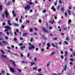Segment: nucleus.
Segmentation results:
<instances>
[{
    "mask_svg": "<svg viewBox=\"0 0 75 75\" xmlns=\"http://www.w3.org/2000/svg\"><path fill=\"white\" fill-rule=\"evenodd\" d=\"M33 38H31L30 39V42H33Z\"/></svg>",
    "mask_w": 75,
    "mask_h": 75,
    "instance_id": "nucleus-38",
    "label": "nucleus"
},
{
    "mask_svg": "<svg viewBox=\"0 0 75 75\" xmlns=\"http://www.w3.org/2000/svg\"><path fill=\"white\" fill-rule=\"evenodd\" d=\"M14 34L15 35H17V33L16 32H14Z\"/></svg>",
    "mask_w": 75,
    "mask_h": 75,
    "instance_id": "nucleus-62",
    "label": "nucleus"
},
{
    "mask_svg": "<svg viewBox=\"0 0 75 75\" xmlns=\"http://www.w3.org/2000/svg\"><path fill=\"white\" fill-rule=\"evenodd\" d=\"M46 10L45 9L42 11V12L43 13H45V12H46Z\"/></svg>",
    "mask_w": 75,
    "mask_h": 75,
    "instance_id": "nucleus-52",
    "label": "nucleus"
},
{
    "mask_svg": "<svg viewBox=\"0 0 75 75\" xmlns=\"http://www.w3.org/2000/svg\"><path fill=\"white\" fill-rule=\"evenodd\" d=\"M68 11L69 14V16H70L71 15V11L69 10V9H68Z\"/></svg>",
    "mask_w": 75,
    "mask_h": 75,
    "instance_id": "nucleus-15",
    "label": "nucleus"
},
{
    "mask_svg": "<svg viewBox=\"0 0 75 75\" xmlns=\"http://www.w3.org/2000/svg\"><path fill=\"white\" fill-rule=\"evenodd\" d=\"M59 3H61V4H62V1L61 0L59 1Z\"/></svg>",
    "mask_w": 75,
    "mask_h": 75,
    "instance_id": "nucleus-59",
    "label": "nucleus"
},
{
    "mask_svg": "<svg viewBox=\"0 0 75 75\" xmlns=\"http://www.w3.org/2000/svg\"><path fill=\"white\" fill-rule=\"evenodd\" d=\"M42 30L44 32L46 33H49V31H48V30H47L46 29V28H42Z\"/></svg>",
    "mask_w": 75,
    "mask_h": 75,
    "instance_id": "nucleus-3",
    "label": "nucleus"
},
{
    "mask_svg": "<svg viewBox=\"0 0 75 75\" xmlns=\"http://www.w3.org/2000/svg\"><path fill=\"white\" fill-rule=\"evenodd\" d=\"M18 45L19 46H22V45H23V44L22 43H20L18 44Z\"/></svg>",
    "mask_w": 75,
    "mask_h": 75,
    "instance_id": "nucleus-27",
    "label": "nucleus"
},
{
    "mask_svg": "<svg viewBox=\"0 0 75 75\" xmlns=\"http://www.w3.org/2000/svg\"><path fill=\"white\" fill-rule=\"evenodd\" d=\"M4 17H5V15L4 13H3L2 15V18H4Z\"/></svg>",
    "mask_w": 75,
    "mask_h": 75,
    "instance_id": "nucleus-25",
    "label": "nucleus"
},
{
    "mask_svg": "<svg viewBox=\"0 0 75 75\" xmlns=\"http://www.w3.org/2000/svg\"><path fill=\"white\" fill-rule=\"evenodd\" d=\"M5 39H6V40H8V37L7 36H5Z\"/></svg>",
    "mask_w": 75,
    "mask_h": 75,
    "instance_id": "nucleus-29",
    "label": "nucleus"
},
{
    "mask_svg": "<svg viewBox=\"0 0 75 75\" xmlns=\"http://www.w3.org/2000/svg\"><path fill=\"white\" fill-rule=\"evenodd\" d=\"M46 26H48V23H47V22L46 23Z\"/></svg>",
    "mask_w": 75,
    "mask_h": 75,
    "instance_id": "nucleus-57",
    "label": "nucleus"
},
{
    "mask_svg": "<svg viewBox=\"0 0 75 75\" xmlns=\"http://www.w3.org/2000/svg\"><path fill=\"white\" fill-rule=\"evenodd\" d=\"M47 45L48 47H50V46H51V45H50V44L49 43H48L47 44Z\"/></svg>",
    "mask_w": 75,
    "mask_h": 75,
    "instance_id": "nucleus-28",
    "label": "nucleus"
},
{
    "mask_svg": "<svg viewBox=\"0 0 75 75\" xmlns=\"http://www.w3.org/2000/svg\"><path fill=\"white\" fill-rule=\"evenodd\" d=\"M66 39L67 40V41H69V39L68 37H66Z\"/></svg>",
    "mask_w": 75,
    "mask_h": 75,
    "instance_id": "nucleus-32",
    "label": "nucleus"
},
{
    "mask_svg": "<svg viewBox=\"0 0 75 75\" xmlns=\"http://www.w3.org/2000/svg\"><path fill=\"white\" fill-rule=\"evenodd\" d=\"M11 3V1H8V3H7L6 4L7 6H8L10 5V4Z\"/></svg>",
    "mask_w": 75,
    "mask_h": 75,
    "instance_id": "nucleus-17",
    "label": "nucleus"
},
{
    "mask_svg": "<svg viewBox=\"0 0 75 75\" xmlns=\"http://www.w3.org/2000/svg\"><path fill=\"white\" fill-rule=\"evenodd\" d=\"M68 24H70V23H71V19H69V21H68Z\"/></svg>",
    "mask_w": 75,
    "mask_h": 75,
    "instance_id": "nucleus-26",
    "label": "nucleus"
},
{
    "mask_svg": "<svg viewBox=\"0 0 75 75\" xmlns=\"http://www.w3.org/2000/svg\"><path fill=\"white\" fill-rule=\"evenodd\" d=\"M27 35V33H24L23 35V36H25V35Z\"/></svg>",
    "mask_w": 75,
    "mask_h": 75,
    "instance_id": "nucleus-43",
    "label": "nucleus"
},
{
    "mask_svg": "<svg viewBox=\"0 0 75 75\" xmlns=\"http://www.w3.org/2000/svg\"><path fill=\"white\" fill-rule=\"evenodd\" d=\"M37 67H34L33 69V70H36V69H37Z\"/></svg>",
    "mask_w": 75,
    "mask_h": 75,
    "instance_id": "nucleus-41",
    "label": "nucleus"
},
{
    "mask_svg": "<svg viewBox=\"0 0 75 75\" xmlns=\"http://www.w3.org/2000/svg\"><path fill=\"white\" fill-rule=\"evenodd\" d=\"M39 22L40 23H41V22H42V21H41V19L39 20Z\"/></svg>",
    "mask_w": 75,
    "mask_h": 75,
    "instance_id": "nucleus-47",
    "label": "nucleus"
},
{
    "mask_svg": "<svg viewBox=\"0 0 75 75\" xmlns=\"http://www.w3.org/2000/svg\"><path fill=\"white\" fill-rule=\"evenodd\" d=\"M29 4H30V5H32L33 4V3L30 2H29Z\"/></svg>",
    "mask_w": 75,
    "mask_h": 75,
    "instance_id": "nucleus-37",
    "label": "nucleus"
},
{
    "mask_svg": "<svg viewBox=\"0 0 75 75\" xmlns=\"http://www.w3.org/2000/svg\"><path fill=\"white\" fill-rule=\"evenodd\" d=\"M70 60L71 61H72L73 62H74V59L72 58H70Z\"/></svg>",
    "mask_w": 75,
    "mask_h": 75,
    "instance_id": "nucleus-45",
    "label": "nucleus"
},
{
    "mask_svg": "<svg viewBox=\"0 0 75 75\" xmlns=\"http://www.w3.org/2000/svg\"><path fill=\"white\" fill-rule=\"evenodd\" d=\"M13 25H14V26L15 27H18V26H19L18 24L16 23H13Z\"/></svg>",
    "mask_w": 75,
    "mask_h": 75,
    "instance_id": "nucleus-6",
    "label": "nucleus"
},
{
    "mask_svg": "<svg viewBox=\"0 0 75 75\" xmlns=\"http://www.w3.org/2000/svg\"><path fill=\"white\" fill-rule=\"evenodd\" d=\"M63 29L64 31H65V30H67V27H64L63 28Z\"/></svg>",
    "mask_w": 75,
    "mask_h": 75,
    "instance_id": "nucleus-23",
    "label": "nucleus"
},
{
    "mask_svg": "<svg viewBox=\"0 0 75 75\" xmlns=\"http://www.w3.org/2000/svg\"><path fill=\"white\" fill-rule=\"evenodd\" d=\"M7 48H8V50H10L11 49L10 47L9 46H7Z\"/></svg>",
    "mask_w": 75,
    "mask_h": 75,
    "instance_id": "nucleus-50",
    "label": "nucleus"
},
{
    "mask_svg": "<svg viewBox=\"0 0 75 75\" xmlns=\"http://www.w3.org/2000/svg\"><path fill=\"white\" fill-rule=\"evenodd\" d=\"M61 58H62V59H64V56L63 55H61Z\"/></svg>",
    "mask_w": 75,
    "mask_h": 75,
    "instance_id": "nucleus-53",
    "label": "nucleus"
},
{
    "mask_svg": "<svg viewBox=\"0 0 75 75\" xmlns=\"http://www.w3.org/2000/svg\"><path fill=\"white\" fill-rule=\"evenodd\" d=\"M59 8H60V6H58L57 7V9H59Z\"/></svg>",
    "mask_w": 75,
    "mask_h": 75,
    "instance_id": "nucleus-63",
    "label": "nucleus"
},
{
    "mask_svg": "<svg viewBox=\"0 0 75 75\" xmlns=\"http://www.w3.org/2000/svg\"><path fill=\"white\" fill-rule=\"evenodd\" d=\"M70 65H73V63L71 62H70Z\"/></svg>",
    "mask_w": 75,
    "mask_h": 75,
    "instance_id": "nucleus-58",
    "label": "nucleus"
},
{
    "mask_svg": "<svg viewBox=\"0 0 75 75\" xmlns=\"http://www.w3.org/2000/svg\"><path fill=\"white\" fill-rule=\"evenodd\" d=\"M42 38L43 39H45V40H47V38L45 37V35H42Z\"/></svg>",
    "mask_w": 75,
    "mask_h": 75,
    "instance_id": "nucleus-18",
    "label": "nucleus"
},
{
    "mask_svg": "<svg viewBox=\"0 0 75 75\" xmlns=\"http://www.w3.org/2000/svg\"><path fill=\"white\" fill-rule=\"evenodd\" d=\"M20 55L21 57H23V54L21 53L20 54Z\"/></svg>",
    "mask_w": 75,
    "mask_h": 75,
    "instance_id": "nucleus-55",
    "label": "nucleus"
},
{
    "mask_svg": "<svg viewBox=\"0 0 75 75\" xmlns=\"http://www.w3.org/2000/svg\"><path fill=\"white\" fill-rule=\"evenodd\" d=\"M55 54V52H52L50 54V55L52 56V55H54Z\"/></svg>",
    "mask_w": 75,
    "mask_h": 75,
    "instance_id": "nucleus-11",
    "label": "nucleus"
},
{
    "mask_svg": "<svg viewBox=\"0 0 75 75\" xmlns=\"http://www.w3.org/2000/svg\"><path fill=\"white\" fill-rule=\"evenodd\" d=\"M31 65H35V62H31Z\"/></svg>",
    "mask_w": 75,
    "mask_h": 75,
    "instance_id": "nucleus-24",
    "label": "nucleus"
},
{
    "mask_svg": "<svg viewBox=\"0 0 75 75\" xmlns=\"http://www.w3.org/2000/svg\"><path fill=\"white\" fill-rule=\"evenodd\" d=\"M60 10L61 11H62V13H64V9L63 7H62L61 8Z\"/></svg>",
    "mask_w": 75,
    "mask_h": 75,
    "instance_id": "nucleus-13",
    "label": "nucleus"
},
{
    "mask_svg": "<svg viewBox=\"0 0 75 75\" xmlns=\"http://www.w3.org/2000/svg\"><path fill=\"white\" fill-rule=\"evenodd\" d=\"M30 54L29 53H28V54L27 55V57H30Z\"/></svg>",
    "mask_w": 75,
    "mask_h": 75,
    "instance_id": "nucleus-39",
    "label": "nucleus"
},
{
    "mask_svg": "<svg viewBox=\"0 0 75 75\" xmlns=\"http://www.w3.org/2000/svg\"><path fill=\"white\" fill-rule=\"evenodd\" d=\"M1 57H3L4 58H5V59H7V57H6V56H5L4 54H2Z\"/></svg>",
    "mask_w": 75,
    "mask_h": 75,
    "instance_id": "nucleus-10",
    "label": "nucleus"
},
{
    "mask_svg": "<svg viewBox=\"0 0 75 75\" xmlns=\"http://www.w3.org/2000/svg\"><path fill=\"white\" fill-rule=\"evenodd\" d=\"M2 74H5V71H1Z\"/></svg>",
    "mask_w": 75,
    "mask_h": 75,
    "instance_id": "nucleus-36",
    "label": "nucleus"
},
{
    "mask_svg": "<svg viewBox=\"0 0 75 75\" xmlns=\"http://www.w3.org/2000/svg\"><path fill=\"white\" fill-rule=\"evenodd\" d=\"M8 24H9V25H11V23H10V21H8Z\"/></svg>",
    "mask_w": 75,
    "mask_h": 75,
    "instance_id": "nucleus-19",
    "label": "nucleus"
},
{
    "mask_svg": "<svg viewBox=\"0 0 75 75\" xmlns=\"http://www.w3.org/2000/svg\"><path fill=\"white\" fill-rule=\"evenodd\" d=\"M14 41H17V38H14Z\"/></svg>",
    "mask_w": 75,
    "mask_h": 75,
    "instance_id": "nucleus-64",
    "label": "nucleus"
},
{
    "mask_svg": "<svg viewBox=\"0 0 75 75\" xmlns=\"http://www.w3.org/2000/svg\"><path fill=\"white\" fill-rule=\"evenodd\" d=\"M22 62L24 64H27L28 63V62L27 61H22Z\"/></svg>",
    "mask_w": 75,
    "mask_h": 75,
    "instance_id": "nucleus-16",
    "label": "nucleus"
},
{
    "mask_svg": "<svg viewBox=\"0 0 75 75\" xmlns=\"http://www.w3.org/2000/svg\"><path fill=\"white\" fill-rule=\"evenodd\" d=\"M41 51L42 52H43V51H44V48L41 49Z\"/></svg>",
    "mask_w": 75,
    "mask_h": 75,
    "instance_id": "nucleus-46",
    "label": "nucleus"
},
{
    "mask_svg": "<svg viewBox=\"0 0 75 75\" xmlns=\"http://www.w3.org/2000/svg\"><path fill=\"white\" fill-rule=\"evenodd\" d=\"M55 47L57 49H58V46L57 45H55Z\"/></svg>",
    "mask_w": 75,
    "mask_h": 75,
    "instance_id": "nucleus-31",
    "label": "nucleus"
},
{
    "mask_svg": "<svg viewBox=\"0 0 75 75\" xmlns=\"http://www.w3.org/2000/svg\"><path fill=\"white\" fill-rule=\"evenodd\" d=\"M64 43L65 44H66V45H68V43L66 41H64Z\"/></svg>",
    "mask_w": 75,
    "mask_h": 75,
    "instance_id": "nucleus-22",
    "label": "nucleus"
},
{
    "mask_svg": "<svg viewBox=\"0 0 75 75\" xmlns=\"http://www.w3.org/2000/svg\"><path fill=\"white\" fill-rule=\"evenodd\" d=\"M5 14L6 15V18H8V16H9V15H8V11H7L6 10L5 12Z\"/></svg>",
    "mask_w": 75,
    "mask_h": 75,
    "instance_id": "nucleus-4",
    "label": "nucleus"
},
{
    "mask_svg": "<svg viewBox=\"0 0 75 75\" xmlns=\"http://www.w3.org/2000/svg\"><path fill=\"white\" fill-rule=\"evenodd\" d=\"M50 62H49L47 65V67H49V66L50 65Z\"/></svg>",
    "mask_w": 75,
    "mask_h": 75,
    "instance_id": "nucleus-30",
    "label": "nucleus"
},
{
    "mask_svg": "<svg viewBox=\"0 0 75 75\" xmlns=\"http://www.w3.org/2000/svg\"><path fill=\"white\" fill-rule=\"evenodd\" d=\"M13 16L14 17L16 16V13H14V14H13Z\"/></svg>",
    "mask_w": 75,
    "mask_h": 75,
    "instance_id": "nucleus-56",
    "label": "nucleus"
},
{
    "mask_svg": "<svg viewBox=\"0 0 75 75\" xmlns=\"http://www.w3.org/2000/svg\"><path fill=\"white\" fill-rule=\"evenodd\" d=\"M53 11H56V9H55V8H54V9H53Z\"/></svg>",
    "mask_w": 75,
    "mask_h": 75,
    "instance_id": "nucleus-61",
    "label": "nucleus"
},
{
    "mask_svg": "<svg viewBox=\"0 0 75 75\" xmlns=\"http://www.w3.org/2000/svg\"><path fill=\"white\" fill-rule=\"evenodd\" d=\"M2 10H3V6L2 5H0V11H2Z\"/></svg>",
    "mask_w": 75,
    "mask_h": 75,
    "instance_id": "nucleus-14",
    "label": "nucleus"
},
{
    "mask_svg": "<svg viewBox=\"0 0 75 75\" xmlns=\"http://www.w3.org/2000/svg\"><path fill=\"white\" fill-rule=\"evenodd\" d=\"M53 40H57V38H54L53 39Z\"/></svg>",
    "mask_w": 75,
    "mask_h": 75,
    "instance_id": "nucleus-44",
    "label": "nucleus"
},
{
    "mask_svg": "<svg viewBox=\"0 0 75 75\" xmlns=\"http://www.w3.org/2000/svg\"><path fill=\"white\" fill-rule=\"evenodd\" d=\"M42 70V69H38V70L39 72H41V70Z\"/></svg>",
    "mask_w": 75,
    "mask_h": 75,
    "instance_id": "nucleus-42",
    "label": "nucleus"
},
{
    "mask_svg": "<svg viewBox=\"0 0 75 75\" xmlns=\"http://www.w3.org/2000/svg\"><path fill=\"white\" fill-rule=\"evenodd\" d=\"M65 53V55H64V57H67V55H68V52L67 51H65V52H64Z\"/></svg>",
    "mask_w": 75,
    "mask_h": 75,
    "instance_id": "nucleus-8",
    "label": "nucleus"
},
{
    "mask_svg": "<svg viewBox=\"0 0 75 75\" xmlns=\"http://www.w3.org/2000/svg\"><path fill=\"white\" fill-rule=\"evenodd\" d=\"M11 62H12L13 64L14 65V66H15V67L16 66V63H15V62H14L12 60H11Z\"/></svg>",
    "mask_w": 75,
    "mask_h": 75,
    "instance_id": "nucleus-21",
    "label": "nucleus"
},
{
    "mask_svg": "<svg viewBox=\"0 0 75 75\" xmlns=\"http://www.w3.org/2000/svg\"><path fill=\"white\" fill-rule=\"evenodd\" d=\"M4 39L2 37H0V40H3Z\"/></svg>",
    "mask_w": 75,
    "mask_h": 75,
    "instance_id": "nucleus-48",
    "label": "nucleus"
},
{
    "mask_svg": "<svg viewBox=\"0 0 75 75\" xmlns=\"http://www.w3.org/2000/svg\"><path fill=\"white\" fill-rule=\"evenodd\" d=\"M30 5L28 4L25 7V10H27V9L30 10Z\"/></svg>",
    "mask_w": 75,
    "mask_h": 75,
    "instance_id": "nucleus-2",
    "label": "nucleus"
},
{
    "mask_svg": "<svg viewBox=\"0 0 75 75\" xmlns=\"http://www.w3.org/2000/svg\"><path fill=\"white\" fill-rule=\"evenodd\" d=\"M0 51L2 54H5V53H4V51L2 50H1Z\"/></svg>",
    "mask_w": 75,
    "mask_h": 75,
    "instance_id": "nucleus-20",
    "label": "nucleus"
},
{
    "mask_svg": "<svg viewBox=\"0 0 75 75\" xmlns=\"http://www.w3.org/2000/svg\"><path fill=\"white\" fill-rule=\"evenodd\" d=\"M26 23H30V21H26Z\"/></svg>",
    "mask_w": 75,
    "mask_h": 75,
    "instance_id": "nucleus-60",
    "label": "nucleus"
},
{
    "mask_svg": "<svg viewBox=\"0 0 75 75\" xmlns=\"http://www.w3.org/2000/svg\"><path fill=\"white\" fill-rule=\"evenodd\" d=\"M29 45L30 46H31V47H30L29 48V50H32V49H34V48H35V46L33 45H31V43H29Z\"/></svg>",
    "mask_w": 75,
    "mask_h": 75,
    "instance_id": "nucleus-1",
    "label": "nucleus"
},
{
    "mask_svg": "<svg viewBox=\"0 0 75 75\" xmlns=\"http://www.w3.org/2000/svg\"><path fill=\"white\" fill-rule=\"evenodd\" d=\"M2 43H3V44H5V45H7L8 44V42H7L4 41H2Z\"/></svg>",
    "mask_w": 75,
    "mask_h": 75,
    "instance_id": "nucleus-9",
    "label": "nucleus"
},
{
    "mask_svg": "<svg viewBox=\"0 0 75 75\" xmlns=\"http://www.w3.org/2000/svg\"><path fill=\"white\" fill-rule=\"evenodd\" d=\"M7 28H8V29H9V30H11V27L8 26V27Z\"/></svg>",
    "mask_w": 75,
    "mask_h": 75,
    "instance_id": "nucleus-40",
    "label": "nucleus"
},
{
    "mask_svg": "<svg viewBox=\"0 0 75 75\" xmlns=\"http://www.w3.org/2000/svg\"><path fill=\"white\" fill-rule=\"evenodd\" d=\"M10 69L12 72H15V70L13 68H10Z\"/></svg>",
    "mask_w": 75,
    "mask_h": 75,
    "instance_id": "nucleus-5",
    "label": "nucleus"
},
{
    "mask_svg": "<svg viewBox=\"0 0 75 75\" xmlns=\"http://www.w3.org/2000/svg\"><path fill=\"white\" fill-rule=\"evenodd\" d=\"M67 68V65L66 64L64 67V71H66Z\"/></svg>",
    "mask_w": 75,
    "mask_h": 75,
    "instance_id": "nucleus-12",
    "label": "nucleus"
},
{
    "mask_svg": "<svg viewBox=\"0 0 75 75\" xmlns=\"http://www.w3.org/2000/svg\"><path fill=\"white\" fill-rule=\"evenodd\" d=\"M54 7V6H52V8H51V10H53Z\"/></svg>",
    "mask_w": 75,
    "mask_h": 75,
    "instance_id": "nucleus-51",
    "label": "nucleus"
},
{
    "mask_svg": "<svg viewBox=\"0 0 75 75\" xmlns=\"http://www.w3.org/2000/svg\"><path fill=\"white\" fill-rule=\"evenodd\" d=\"M25 48V46L24 45L23 46H22L21 47V50H22L23 51V50H24V49H23V48Z\"/></svg>",
    "mask_w": 75,
    "mask_h": 75,
    "instance_id": "nucleus-7",
    "label": "nucleus"
},
{
    "mask_svg": "<svg viewBox=\"0 0 75 75\" xmlns=\"http://www.w3.org/2000/svg\"><path fill=\"white\" fill-rule=\"evenodd\" d=\"M30 31V32H33V29H30L29 30Z\"/></svg>",
    "mask_w": 75,
    "mask_h": 75,
    "instance_id": "nucleus-33",
    "label": "nucleus"
},
{
    "mask_svg": "<svg viewBox=\"0 0 75 75\" xmlns=\"http://www.w3.org/2000/svg\"><path fill=\"white\" fill-rule=\"evenodd\" d=\"M19 21H20V23H22V20H21V19H20L19 20Z\"/></svg>",
    "mask_w": 75,
    "mask_h": 75,
    "instance_id": "nucleus-54",
    "label": "nucleus"
},
{
    "mask_svg": "<svg viewBox=\"0 0 75 75\" xmlns=\"http://www.w3.org/2000/svg\"><path fill=\"white\" fill-rule=\"evenodd\" d=\"M16 32H17V33H19V30H18V29H16Z\"/></svg>",
    "mask_w": 75,
    "mask_h": 75,
    "instance_id": "nucleus-49",
    "label": "nucleus"
},
{
    "mask_svg": "<svg viewBox=\"0 0 75 75\" xmlns=\"http://www.w3.org/2000/svg\"><path fill=\"white\" fill-rule=\"evenodd\" d=\"M51 44H52V46H53V47H54V48H55V45H54V43H52Z\"/></svg>",
    "mask_w": 75,
    "mask_h": 75,
    "instance_id": "nucleus-35",
    "label": "nucleus"
},
{
    "mask_svg": "<svg viewBox=\"0 0 75 75\" xmlns=\"http://www.w3.org/2000/svg\"><path fill=\"white\" fill-rule=\"evenodd\" d=\"M24 27H25V26L24 25H22L21 28H23V29H24Z\"/></svg>",
    "mask_w": 75,
    "mask_h": 75,
    "instance_id": "nucleus-34",
    "label": "nucleus"
}]
</instances>
